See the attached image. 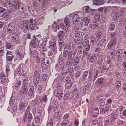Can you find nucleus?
Here are the masks:
<instances>
[{"label": "nucleus", "instance_id": "nucleus-1", "mask_svg": "<svg viewBox=\"0 0 126 126\" xmlns=\"http://www.w3.org/2000/svg\"><path fill=\"white\" fill-rule=\"evenodd\" d=\"M15 1L13 2V4H12L9 1V5H10V9L12 11H15L17 10L21 6V9L23 10V7L21 6V4L19 0H15Z\"/></svg>", "mask_w": 126, "mask_h": 126}, {"label": "nucleus", "instance_id": "nucleus-2", "mask_svg": "<svg viewBox=\"0 0 126 126\" xmlns=\"http://www.w3.org/2000/svg\"><path fill=\"white\" fill-rule=\"evenodd\" d=\"M124 11L123 10H121L119 12H116L115 16L116 19L117 21H122L124 18Z\"/></svg>", "mask_w": 126, "mask_h": 126}, {"label": "nucleus", "instance_id": "nucleus-3", "mask_svg": "<svg viewBox=\"0 0 126 126\" xmlns=\"http://www.w3.org/2000/svg\"><path fill=\"white\" fill-rule=\"evenodd\" d=\"M40 43V40H39V39L36 38L35 36H33V39H32L30 42L31 45L34 48H36L37 46L39 47Z\"/></svg>", "mask_w": 126, "mask_h": 126}, {"label": "nucleus", "instance_id": "nucleus-4", "mask_svg": "<svg viewBox=\"0 0 126 126\" xmlns=\"http://www.w3.org/2000/svg\"><path fill=\"white\" fill-rule=\"evenodd\" d=\"M33 119L32 114L30 113L28 114H25V115L23 117V120L24 122H27V123L30 124L31 120Z\"/></svg>", "mask_w": 126, "mask_h": 126}, {"label": "nucleus", "instance_id": "nucleus-5", "mask_svg": "<svg viewBox=\"0 0 126 126\" xmlns=\"http://www.w3.org/2000/svg\"><path fill=\"white\" fill-rule=\"evenodd\" d=\"M36 21V19H34V22L33 23V19L31 18L29 20V23L30 24H29L28 25L30 29L33 30L37 29H38V27H37L36 23L35 22Z\"/></svg>", "mask_w": 126, "mask_h": 126}, {"label": "nucleus", "instance_id": "nucleus-6", "mask_svg": "<svg viewBox=\"0 0 126 126\" xmlns=\"http://www.w3.org/2000/svg\"><path fill=\"white\" fill-rule=\"evenodd\" d=\"M116 40H111L108 44L107 47L109 49H114L115 47H116Z\"/></svg>", "mask_w": 126, "mask_h": 126}, {"label": "nucleus", "instance_id": "nucleus-7", "mask_svg": "<svg viewBox=\"0 0 126 126\" xmlns=\"http://www.w3.org/2000/svg\"><path fill=\"white\" fill-rule=\"evenodd\" d=\"M29 87V86L27 85L22 86L20 92V94L23 95H26L28 93Z\"/></svg>", "mask_w": 126, "mask_h": 126}, {"label": "nucleus", "instance_id": "nucleus-8", "mask_svg": "<svg viewBox=\"0 0 126 126\" xmlns=\"http://www.w3.org/2000/svg\"><path fill=\"white\" fill-rule=\"evenodd\" d=\"M16 57H15L14 60L15 62H18L19 61V60L22 59L23 57V55L21 52L18 51L16 52Z\"/></svg>", "mask_w": 126, "mask_h": 126}, {"label": "nucleus", "instance_id": "nucleus-9", "mask_svg": "<svg viewBox=\"0 0 126 126\" xmlns=\"http://www.w3.org/2000/svg\"><path fill=\"white\" fill-rule=\"evenodd\" d=\"M56 42L55 40H54L53 41H51L49 43V46L48 47L50 48V49L54 52L56 48Z\"/></svg>", "mask_w": 126, "mask_h": 126}, {"label": "nucleus", "instance_id": "nucleus-10", "mask_svg": "<svg viewBox=\"0 0 126 126\" xmlns=\"http://www.w3.org/2000/svg\"><path fill=\"white\" fill-rule=\"evenodd\" d=\"M15 25L12 23H10L8 25L7 31L11 33H13L14 31Z\"/></svg>", "mask_w": 126, "mask_h": 126}, {"label": "nucleus", "instance_id": "nucleus-11", "mask_svg": "<svg viewBox=\"0 0 126 126\" xmlns=\"http://www.w3.org/2000/svg\"><path fill=\"white\" fill-rule=\"evenodd\" d=\"M58 63L55 65V68L59 72H61L64 69V65L63 64Z\"/></svg>", "mask_w": 126, "mask_h": 126}, {"label": "nucleus", "instance_id": "nucleus-12", "mask_svg": "<svg viewBox=\"0 0 126 126\" xmlns=\"http://www.w3.org/2000/svg\"><path fill=\"white\" fill-rule=\"evenodd\" d=\"M10 51H8L6 52V59L8 61H11L14 57V56Z\"/></svg>", "mask_w": 126, "mask_h": 126}, {"label": "nucleus", "instance_id": "nucleus-13", "mask_svg": "<svg viewBox=\"0 0 126 126\" xmlns=\"http://www.w3.org/2000/svg\"><path fill=\"white\" fill-rule=\"evenodd\" d=\"M86 83L83 89V92L85 93L86 91L90 87L91 84V81L90 80L89 81H86Z\"/></svg>", "mask_w": 126, "mask_h": 126}, {"label": "nucleus", "instance_id": "nucleus-14", "mask_svg": "<svg viewBox=\"0 0 126 126\" xmlns=\"http://www.w3.org/2000/svg\"><path fill=\"white\" fill-rule=\"evenodd\" d=\"M64 31H59L58 32V37L60 40V41H61L62 39H63L65 33L66 32V30Z\"/></svg>", "mask_w": 126, "mask_h": 126}, {"label": "nucleus", "instance_id": "nucleus-15", "mask_svg": "<svg viewBox=\"0 0 126 126\" xmlns=\"http://www.w3.org/2000/svg\"><path fill=\"white\" fill-rule=\"evenodd\" d=\"M51 27L52 30L54 32H56L57 31V30L59 29V25L56 23V22L54 21Z\"/></svg>", "mask_w": 126, "mask_h": 126}, {"label": "nucleus", "instance_id": "nucleus-16", "mask_svg": "<svg viewBox=\"0 0 126 126\" xmlns=\"http://www.w3.org/2000/svg\"><path fill=\"white\" fill-rule=\"evenodd\" d=\"M35 87L33 86H31L28 93V95L30 96H34Z\"/></svg>", "mask_w": 126, "mask_h": 126}, {"label": "nucleus", "instance_id": "nucleus-17", "mask_svg": "<svg viewBox=\"0 0 126 126\" xmlns=\"http://www.w3.org/2000/svg\"><path fill=\"white\" fill-rule=\"evenodd\" d=\"M117 113L113 114L110 118V122L111 123L113 124L116 122L117 118Z\"/></svg>", "mask_w": 126, "mask_h": 126}, {"label": "nucleus", "instance_id": "nucleus-18", "mask_svg": "<svg viewBox=\"0 0 126 126\" xmlns=\"http://www.w3.org/2000/svg\"><path fill=\"white\" fill-rule=\"evenodd\" d=\"M14 36H12V40L16 44H18L19 43L20 39L19 37L18 34H16Z\"/></svg>", "mask_w": 126, "mask_h": 126}, {"label": "nucleus", "instance_id": "nucleus-19", "mask_svg": "<svg viewBox=\"0 0 126 126\" xmlns=\"http://www.w3.org/2000/svg\"><path fill=\"white\" fill-rule=\"evenodd\" d=\"M90 19L87 17H84L82 19V21L84 23V25L85 26H87L88 24L90 23Z\"/></svg>", "mask_w": 126, "mask_h": 126}, {"label": "nucleus", "instance_id": "nucleus-20", "mask_svg": "<svg viewBox=\"0 0 126 126\" xmlns=\"http://www.w3.org/2000/svg\"><path fill=\"white\" fill-rule=\"evenodd\" d=\"M88 72L87 76L86 79L87 80L89 79V80H87V81H89L90 80L91 81V79L93 74V70L90 69L88 70Z\"/></svg>", "mask_w": 126, "mask_h": 126}, {"label": "nucleus", "instance_id": "nucleus-21", "mask_svg": "<svg viewBox=\"0 0 126 126\" xmlns=\"http://www.w3.org/2000/svg\"><path fill=\"white\" fill-rule=\"evenodd\" d=\"M79 17L77 14H75L73 16L72 19L73 21L74 24H75L76 22L78 21L79 19Z\"/></svg>", "mask_w": 126, "mask_h": 126}, {"label": "nucleus", "instance_id": "nucleus-22", "mask_svg": "<svg viewBox=\"0 0 126 126\" xmlns=\"http://www.w3.org/2000/svg\"><path fill=\"white\" fill-rule=\"evenodd\" d=\"M104 0H93V5H99L103 4L104 3Z\"/></svg>", "mask_w": 126, "mask_h": 126}, {"label": "nucleus", "instance_id": "nucleus-23", "mask_svg": "<svg viewBox=\"0 0 126 126\" xmlns=\"http://www.w3.org/2000/svg\"><path fill=\"white\" fill-rule=\"evenodd\" d=\"M5 46L6 49H13L15 48V46L10 43L6 42L5 44Z\"/></svg>", "mask_w": 126, "mask_h": 126}, {"label": "nucleus", "instance_id": "nucleus-24", "mask_svg": "<svg viewBox=\"0 0 126 126\" xmlns=\"http://www.w3.org/2000/svg\"><path fill=\"white\" fill-rule=\"evenodd\" d=\"M76 52L75 51L72 52L70 51L69 52H68V59H70V60L73 61V58H72L73 55H75L76 54Z\"/></svg>", "mask_w": 126, "mask_h": 126}, {"label": "nucleus", "instance_id": "nucleus-25", "mask_svg": "<svg viewBox=\"0 0 126 126\" xmlns=\"http://www.w3.org/2000/svg\"><path fill=\"white\" fill-rule=\"evenodd\" d=\"M97 59V57L95 55L91 56L90 58L89 61L90 62L95 63Z\"/></svg>", "mask_w": 126, "mask_h": 126}, {"label": "nucleus", "instance_id": "nucleus-26", "mask_svg": "<svg viewBox=\"0 0 126 126\" xmlns=\"http://www.w3.org/2000/svg\"><path fill=\"white\" fill-rule=\"evenodd\" d=\"M52 106H53V110H54L56 111V110L58 108V103L56 100H54Z\"/></svg>", "mask_w": 126, "mask_h": 126}, {"label": "nucleus", "instance_id": "nucleus-27", "mask_svg": "<svg viewBox=\"0 0 126 126\" xmlns=\"http://www.w3.org/2000/svg\"><path fill=\"white\" fill-rule=\"evenodd\" d=\"M98 114V108H95L92 110V115L94 117H96Z\"/></svg>", "mask_w": 126, "mask_h": 126}, {"label": "nucleus", "instance_id": "nucleus-28", "mask_svg": "<svg viewBox=\"0 0 126 126\" xmlns=\"http://www.w3.org/2000/svg\"><path fill=\"white\" fill-rule=\"evenodd\" d=\"M58 90L63 92V86L62 84H58L57 86V89H56Z\"/></svg>", "mask_w": 126, "mask_h": 126}, {"label": "nucleus", "instance_id": "nucleus-29", "mask_svg": "<svg viewBox=\"0 0 126 126\" xmlns=\"http://www.w3.org/2000/svg\"><path fill=\"white\" fill-rule=\"evenodd\" d=\"M19 15L23 18H25L28 15V13L24 11H22L19 12Z\"/></svg>", "mask_w": 126, "mask_h": 126}, {"label": "nucleus", "instance_id": "nucleus-30", "mask_svg": "<svg viewBox=\"0 0 126 126\" xmlns=\"http://www.w3.org/2000/svg\"><path fill=\"white\" fill-rule=\"evenodd\" d=\"M44 0L43 4L41 5V8L44 10H45L46 8L48 5V2Z\"/></svg>", "mask_w": 126, "mask_h": 126}, {"label": "nucleus", "instance_id": "nucleus-31", "mask_svg": "<svg viewBox=\"0 0 126 126\" xmlns=\"http://www.w3.org/2000/svg\"><path fill=\"white\" fill-rule=\"evenodd\" d=\"M123 52L122 49L118 50L116 51V55L119 58L122 56Z\"/></svg>", "mask_w": 126, "mask_h": 126}, {"label": "nucleus", "instance_id": "nucleus-32", "mask_svg": "<svg viewBox=\"0 0 126 126\" xmlns=\"http://www.w3.org/2000/svg\"><path fill=\"white\" fill-rule=\"evenodd\" d=\"M21 84V81L20 80H18L15 83V86L16 89H19Z\"/></svg>", "mask_w": 126, "mask_h": 126}, {"label": "nucleus", "instance_id": "nucleus-33", "mask_svg": "<svg viewBox=\"0 0 126 126\" xmlns=\"http://www.w3.org/2000/svg\"><path fill=\"white\" fill-rule=\"evenodd\" d=\"M79 58L78 56H76L73 62H72L73 64L74 65H76L79 63Z\"/></svg>", "mask_w": 126, "mask_h": 126}, {"label": "nucleus", "instance_id": "nucleus-34", "mask_svg": "<svg viewBox=\"0 0 126 126\" xmlns=\"http://www.w3.org/2000/svg\"><path fill=\"white\" fill-rule=\"evenodd\" d=\"M64 22L66 27L68 28L70 26V21L69 18L65 17L64 19Z\"/></svg>", "mask_w": 126, "mask_h": 126}, {"label": "nucleus", "instance_id": "nucleus-35", "mask_svg": "<svg viewBox=\"0 0 126 126\" xmlns=\"http://www.w3.org/2000/svg\"><path fill=\"white\" fill-rule=\"evenodd\" d=\"M110 38H111V40H114L115 39L116 40V35L115 33L114 32H112L110 33Z\"/></svg>", "mask_w": 126, "mask_h": 126}, {"label": "nucleus", "instance_id": "nucleus-36", "mask_svg": "<svg viewBox=\"0 0 126 126\" xmlns=\"http://www.w3.org/2000/svg\"><path fill=\"white\" fill-rule=\"evenodd\" d=\"M115 23H111L109 27V30L110 31L113 30L115 28Z\"/></svg>", "mask_w": 126, "mask_h": 126}, {"label": "nucleus", "instance_id": "nucleus-37", "mask_svg": "<svg viewBox=\"0 0 126 126\" xmlns=\"http://www.w3.org/2000/svg\"><path fill=\"white\" fill-rule=\"evenodd\" d=\"M15 98L13 96H11L10 99L9 101V104L11 105H13L14 103L15 102Z\"/></svg>", "mask_w": 126, "mask_h": 126}, {"label": "nucleus", "instance_id": "nucleus-38", "mask_svg": "<svg viewBox=\"0 0 126 126\" xmlns=\"http://www.w3.org/2000/svg\"><path fill=\"white\" fill-rule=\"evenodd\" d=\"M59 45L58 46V48L60 51H61L63 47H64L65 43L63 42H59Z\"/></svg>", "mask_w": 126, "mask_h": 126}, {"label": "nucleus", "instance_id": "nucleus-39", "mask_svg": "<svg viewBox=\"0 0 126 126\" xmlns=\"http://www.w3.org/2000/svg\"><path fill=\"white\" fill-rule=\"evenodd\" d=\"M26 106L24 102L20 101L18 109L19 110H22L23 109L24 107Z\"/></svg>", "mask_w": 126, "mask_h": 126}, {"label": "nucleus", "instance_id": "nucleus-40", "mask_svg": "<svg viewBox=\"0 0 126 126\" xmlns=\"http://www.w3.org/2000/svg\"><path fill=\"white\" fill-rule=\"evenodd\" d=\"M28 79L27 78H25V79H23L22 86H29L28 83Z\"/></svg>", "mask_w": 126, "mask_h": 126}, {"label": "nucleus", "instance_id": "nucleus-41", "mask_svg": "<svg viewBox=\"0 0 126 126\" xmlns=\"http://www.w3.org/2000/svg\"><path fill=\"white\" fill-rule=\"evenodd\" d=\"M104 81V79L102 78L98 79L97 80V82L100 85L103 84Z\"/></svg>", "mask_w": 126, "mask_h": 126}, {"label": "nucleus", "instance_id": "nucleus-42", "mask_svg": "<svg viewBox=\"0 0 126 126\" xmlns=\"http://www.w3.org/2000/svg\"><path fill=\"white\" fill-rule=\"evenodd\" d=\"M101 19L99 20L100 23L101 24H103L105 22L106 20V18L104 16H101Z\"/></svg>", "mask_w": 126, "mask_h": 126}, {"label": "nucleus", "instance_id": "nucleus-43", "mask_svg": "<svg viewBox=\"0 0 126 126\" xmlns=\"http://www.w3.org/2000/svg\"><path fill=\"white\" fill-rule=\"evenodd\" d=\"M88 71V70L86 71L83 72V74L82 78L84 80L86 79Z\"/></svg>", "mask_w": 126, "mask_h": 126}, {"label": "nucleus", "instance_id": "nucleus-44", "mask_svg": "<svg viewBox=\"0 0 126 126\" xmlns=\"http://www.w3.org/2000/svg\"><path fill=\"white\" fill-rule=\"evenodd\" d=\"M110 109V106H109L106 107L104 109V114H106V115H107V116H109V115L108 113V112Z\"/></svg>", "mask_w": 126, "mask_h": 126}, {"label": "nucleus", "instance_id": "nucleus-45", "mask_svg": "<svg viewBox=\"0 0 126 126\" xmlns=\"http://www.w3.org/2000/svg\"><path fill=\"white\" fill-rule=\"evenodd\" d=\"M102 70L104 72H106L109 70V68H108V66L107 64H104L102 67Z\"/></svg>", "mask_w": 126, "mask_h": 126}, {"label": "nucleus", "instance_id": "nucleus-46", "mask_svg": "<svg viewBox=\"0 0 126 126\" xmlns=\"http://www.w3.org/2000/svg\"><path fill=\"white\" fill-rule=\"evenodd\" d=\"M98 102L100 104L101 106H103L105 105V101L102 99H100L98 100Z\"/></svg>", "mask_w": 126, "mask_h": 126}, {"label": "nucleus", "instance_id": "nucleus-47", "mask_svg": "<svg viewBox=\"0 0 126 126\" xmlns=\"http://www.w3.org/2000/svg\"><path fill=\"white\" fill-rule=\"evenodd\" d=\"M102 34L101 31H97L95 33V35L97 38L100 39V37Z\"/></svg>", "mask_w": 126, "mask_h": 126}, {"label": "nucleus", "instance_id": "nucleus-48", "mask_svg": "<svg viewBox=\"0 0 126 126\" xmlns=\"http://www.w3.org/2000/svg\"><path fill=\"white\" fill-rule=\"evenodd\" d=\"M41 0H35L33 2V6L34 7L38 6L39 5L40 1Z\"/></svg>", "mask_w": 126, "mask_h": 126}, {"label": "nucleus", "instance_id": "nucleus-49", "mask_svg": "<svg viewBox=\"0 0 126 126\" xmlns=\"http://www.w3.org/2000/svg\"><path fill=\"white\" fill-rule=\"evenodd\" d=\"M41 66L43 69L46 70L47 69L49 66L46 64H44L43 63H42Z\"/></svg>", "mask_w": 126, "mask_h": 126}, {"label": "nucleus", "instance_id": "nucleus-50", "mask_svg": "<svg viewBox=\"0 0 126 126\" xmlns=\"http://www.w3.org/2000/svg\"><path fill=\"white\" fill-rule=\"evenodd\" d=\"M71 44H66L63 47L64 50H65V49H66L69 50L71 49Z\"/></svg>", "mask_w": 126, "mask_h": 126}, {"label": "nucleus", "instance_id": "nucleus-51", "mask_svg": "<svg viewBox=\"0 0 126 126\" xmlns=\"http://www.w3.org/2000/svg\"><path fill=\"white\" fill-rule=\"evenodd\" d=\"M105 44L103 40H101L98 43L97 45H98L101 47H103L104 46Z\"/></svg>", "mask_w": 126, "mask_h": 126}, {"label": "nucleus", "instance_id": "nucleus-52", "mask_svg": "<svg viewBox=\"0 0 126 126\" xmlns=\"http://www.w3.org/2000/svg\"><path fill=\"white\" fill-rule=\"evenodd\" d=\"M73 92L75 93L74 96L76 97L78 95V93H79V91H78L77 88H75L73 91Z\"/></svg>", "mask_w": 126, "mask_h": 126}, {"label": "nucleus", "instance_id": "nucleus-53", "mask_svg": "<svg viewBox=\"0 0 126 126\" xmlns=\"http://www.w3.org/2000/svg\"><path fill=\"white\" fill-rule=\"evenodd\" d=\"M10 67L9 65H7L6 68V74L7 76L9 74V72H10Z\"/></svg>", "mask_w": 126, "mask_h": 126}, {"label": "nucleus", "instance_id": "nucleus-54", "mask_svg": "<svg viewBox=\"0 0 126 126\" xmlns=\"http://www.w3.org/2000/svg\"><path fill=\"white\" fill-rule=\"evenodd\" d=\"M89 40H84L82 43V44L83 46H86L88 45H89Z\"/></svg>", "mask_w": 126, "mask_h": 126}, {"label": "nucleus", "instance_id": "nucleus-55", "mask_svg": "<svg viewBox=\"0 0 126 126\" xmlns=\"http://www.w3.org/2000/svg\"><path fill=\"white\" fill-rule=\"evenodd\" d=\"M68 51L67 50H64L63 55V57L66 58L68 56Z\"/></svg>", "mask_w": 126, "mask_h": 126}, {"label": "nucleus", "instance_id": "nucleus-56", "mask_svg": "<svg viewBox=\"0 0 126 126\" xmlns=\"http://www.w3.org/2000/svg\"><path fill=\"white\" fill-rule=\"evenodd\" d=\"M55 113L54 114V117L55 119H57L59 116V112L53 110Z\"/></svg>", "mask_w": 126, "mask_h": 126}, {"label": "nucleus", "instance_id": "nucleus-57", "mask_svg": "<svg viewBox=\"0 0 126 126\" xmlns=\"http://www.w3.org/2000/svg\"><path fill=\"white\" fill-rule=\"evenodd\" d=\"M81 74L80 71H79L76 72L75 76V78L77 79L80 76Z\"/></svg>", "mask_w": 126, "mask_h": 126}, {"label": "nucleus", "instance_id": "nucleus-58", "mask_svg": "<svg viewBox=\"0 0 126 126\" xmlns=\"http://www.w3.org/2000/svg\"><path fill=\"white\" fill-rule=\"evenodd\" d=\"M95 39H96L93 36H91V42L93 45L94 44Z\"/></svg>", "mask_w": 126, "mask_h": 126}, {"label": "nucleus", "instance_id": "nucleus-59", "mask_svg": "<svg viewBox=\"0 0 126 126\" xmlns=\"http://www.w3.org/2000/svg\"><path fill=\"white\" fill-rule=\"evenodd\" d=\"M21 69V68H18L16 71V74L19 76H21L22 75V71Z\"/></svg>", "mask_w": 126, "mask_h": 126}, {"label": "nucleus", "instance_id": "nucleus-60", "mask_svg": "<svg viewBox=\"0 0 126 126\" xmlns=\"http://www.w3.org/2000/svg\"><path fill=\"white\" fill-rule=\"evenodd\" d=\"M94 45H92V47L93 48H94V51L96 52H98L100 49V48L99 47H95L94 48Z\"/></svg>", "mask_w": 126, "mask_h": 126}, {"label": "nucleus", "instance_id": "nucleus-61", "mask_svg": "<svg viewBox=\"0 0 126 126\" xmlns=\"http://www.w3.org/2000/svg\"><path fill=\"white\" fill-rule=\"evenodd\" d=\"M91 9L88 6H87L85 8V12L87 13H90V12Z\"/></svg>", "mask_w": 126, "mask_h": 126}, {"label": "nucleus", "instance_id": "nucleus-62", "mask_svg": "<svg viewBox=\"0 0 126 126\" xmlns=\"http://www.w3.org/2000/svg\"><path fill=\"white\" fill-rule=\"evenodd\" d=\"M44 21V17L42 16L39 18L38 19L39 22L40 23H42Z\"/></svg>", "mask_w": 126, "mask_h": 126}, {"label": "nucleus", "instance_id": "nucleus-63", "mask_svg": "<svg viewBox=\"0 0 126 126\" xmlns=\"http://www.w3.org/2000/svg\"><path fill=\"white\" fill-rule=\"evenodd\" d=\"M105 123L106 125L108 126H111L113 124L111 123L110 120V121L107 120H106Z\"/></svg>", "mask_w": 126, "mask_h": 126}, {"label": "nucleus", "instance_id": "nucleus-64", "mask_svg": "<svg viewBox=\"0 0 126 126\" xmlns=\"http://www.w3.org/2000/svg\"><path fill=\"white\" fill-rule=\"evenodd\" d=\"M35 120L36 123H38L40 122V118L38 116H36L35 118Z\"/></svg>", "mask_w": 126, "mask_h": 126}]
</instances>
